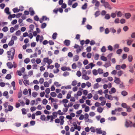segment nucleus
<instances>
[{
    "label": "nucleus",
    "instance_id": "nucleus-40",
    "mask_svg": "<svg viewBox=\"0 0 135 135\" xmlns=\"http://www.w3.org/2000/svg\"><path fill=\"white\" fill-rule=\"evenodd\" d=\"M48 102V100L46 99H44L42 101V103L44 105H46Z\"/></svg>",
    "mask_w": 135,
    "mask_h": 135
},
{
    "label": "nucleus",
    "instance_id": "nucleus-44",
    "mask_svg": "<svg viewBox=\"0 0 135 135\" xmlns=\"http://www.w3.org/2000/svg\"><path fill=\"white\" fill-rule=\"evenodd\" d=\"M52 116H53L54 118H56L57 117L58 114L56 112H55L52 113Z\"/></svg>",
    "mask_w": 135,
    "mask_h": 135
},
{
    "label": "nucleus",
    "instance_id": "nucleus-38",
    "mask_svg": "<svg viewBox=\"0 0 135 135\" xmlns=\"http://www.w3.org/2000/svg\"><path fill=\"white\" fill-rule=\"evenodd\" d=\"M121 106L124 108H126L128 106L125 103H123L121 104Z\"/></svg>",
    "mask_w": 135,
    "mask_h": 135
},
{
    "label": "nucleus",
    "instance_id": "nucleus-52",
    "mask_svg": "<svg viewBox=\"0 0 135 135\" xmlns=\"http://www.w3.org/2000/svg\"><path fill=\"white\" fill-rule=\"evenodd\" d=\"M82 94V92L81 91L79 90L77 91L76 95L77 96H80Z\"/></svg>",
    "mask_w": 135,
    "mask_h": 135
},
{
    "label": "nucleus",
    "instance_id": "nucleus-4",
    "mask_svg": "<svg viewBox=\"0 0 135 135\" xmlns=\"http://www.w3.org/2000/svg\"><path fill=\"white\" fill-rule=\"evenodd\" d=\"M83 73L84 74L83 75L82 78L86 80H88L89 79V77L86 75V72L85 70H84L83 71Z\"/></svg>",
    "mask_w": 135,
    "mask_h": 135
},
{
    "label": "nucleus",
    "instance_id": "nucleus-25",
    "mask_svg": "<svg viewBox=\"0 0 135 135\" xmlns=\"http://www.w3.org/2000/svg\"><path fill=\"white\" fill-rule=\"evenodd\" d=\"M16 15L14 14L12 15H10L8 16V18L9 19L11 20L12 18H15L16 17Z\"/></svg>",
    "mask_w": 135,
    "mask_h": 135
},
{
    "label": "nucleus",
    "instance_id": "nucleus-22",
    "mask_svg": "<svg viewBox=\"0 0 135 135\" xmlns=\"http://www.w3.org/2000/svg\"><path fill=\"white\" fill-rule=\"evenodd\" d=\"M54 84L56 87H59L61 86V84L59 82L57 81H55L54 83Z\"/></svg>",
    "mask_w": 135,
    "mask_h": 135
},
{
    "label": "nucleus",
    "instance_id": "nucleus-59",
    "mask_svg": "<svg viewBox=\"0 0 135 135\" xmlns=\"http://www.w3.org/2000/svg\"><path fill=\"white\" fill-rule=\"evenodd\" d=\"M83 94L85 96H86L87 95L88 91L86 90H85L83 91Z\"/></svg>",
    "mask_w": 135,
    "mask_h": 135
},
{
    "label": "nucleus",
    "instance_id": "nucleus-56",
    "mask_svg": "<svg viewBox=\"0 0 135 135\" xmlns=\"http://www.w3.org/2000/svg\"><path fill=\"white\" fill-rule=\"evenodd\" d=\"M44 86L45 87H48L49 86V83L47 81L44 82Z\"/></svg>",
    "mask_w": 135,
    "mask_h": 135
},
{
    "label": "nucleus",
    "instance_id": "nucleus-28",
    "mask_svg": "<svg viewBox=\"0 0 135 135\" xmlns=\"http://www.w3.org/2000/svg\"><path fill=\"white\" fill-rule=\"evenodd\" d=\"M97 133L99 134L102 133V131L101 128L96 129V131Z\"/></svg>",
    "mask_w": 135,
    "mask_h": 135
},
{
    "label": "nucleus",
    "instance_id": "nucleus-21",
    "mask_svg": "<svg viewBox=\"0 0 135 135\" xmlns=\"http://www.w3.org/2000/svg\"><path fill=\"white\" fill-rule=\"evenodd\" d=\"M8 68L10 69H12L13 67V65L11 62H8L7 63Z\"/></svg>",
    "mask_w": 135,
    "mask_h": 135
},
{
    "label": "nucleus",
    "instance_id": "nucleus-27",
    "mask_svg": "<svg viewBox=\"0 0 135 135\" xmlns=\"http://www.w3.org/2000/svg\"><path fill=\"white\" fill-rule=\"evenodd\" d=\"M125 16L126 18L128 19L131 16V15L130 13H127L125 14Z\"/></svg>",
    "mask_w": 135,
    "mask_h": 135
},
{
    "label": "nucleus",
    "instance_id": "nucleus-32",
    "mask_svg": "<svg viewBox=\"0 0 135 135\" xmlns=\"http://www.w3.org/2000/svg\"><path fill=\"white\" fill-rule=\"evenodd\" d=\"M117 118L115 117H112L108 118V120L110 121H114L116 120Z\"/></svg>",
    "mask_w": 135,
    "mask_h": 135
},
{
    "label": "nucleus",
    "instance_id": "nucleus-2",
    "mask_svg": "<svg viewBox=\"0 0 135 135\" xmlns=\"http://www.w3.org/2000/svg\"><path fill=\"white\" fill-rule=\"evenodd\" d=\"M11 49L13 50V51L12 50H10L8 51L7 52V57L8 58L9 60H12L14 58V55L15 54V50L14 48H11Z\"/></svg>",
    "mask_w": 135,
    "mask_h": 135
},
{
    "label": "nucleus",
    "instance_id": "nucleus-5",
    "mask_svg": "<svg viewBox=\"0 0 135 135\" xmlns=\"http://www.w3.org/2000/svg\"><path fill=\"white\" fill-rule=\"evenodd\" d=\"M95 66V64L92 62H91L88 64L85 67V69H92Z\"/></svg>",
    "mask_w": 135,
    "mask_h": 135
},
{
    "label": "nucleus",
    "instance_id": "nucleus-1",
    "mask_svg": "<svg viewBox=\"0 0 135 135\" xmlns=\"http://www.w3.org/2000/svg\"><path fill=\"white\" fill-rule=\"evenodd\" d=\"M72 126L70 128V131L71 132L75 131V130H77L78 131H80L81 129V127L78 126L77 124L79 125L80 124V122H79L78 120L76 122L74 121L71 123Z\"/></svg>",
    "mask_w": 135,
    "mask_h": 135
},
{
    "label": "nucleus",
    "instance_id": "nucleus-49",
    "mask_svg": "<svg viewBox=\"0 0 135 135\" xmlns=\"http://www.w3.org/2000/svg\"><path fill=\"white\" fill-rule=\"evenodd\" d=\"M100 59L104 61H106L107 60V58L106 57L103 56L100 57Z\"/></svg>",
    "mask_w": 135,
    "mask_h": 135
},
{
    "label": "nucleus",
    "instance_id": "nucleus-24",
    "mask_svg": "<svg viewBox=\"0 0 135 135\" xmlns=\"http://www.w3.org/2000/svg\"><path fill=\"white\" fill-rule=\"evenodd\" d=\"M56 112L58 115H61V116L62 115L65 114L64 113L61 111L60 110H59L58 111Z\"/></svg>",
    "mask_w": 135,
    "mask_h": 135
},
{
    "label": "nucleus",
    "instance_id": "nucleus-11",
    "mask_svg": "<svg viewBox=\"0 0 135 135\" xmlns=\"http://www.w3.org/2000/svg\"><path fill=\"white\" fill-rule=\"evenodd\" d=\"M71 88V85H69L66 86H62L61 87L62 89H70Z\"/></svg>",
    "mask_w": 135,
    "mask_h": 135
},
{
    "label": "nucleus",
    "instance_id": "nucleus-54",
    "mask_svg": "<svg viewBox=\"0 0 135 135\" xmlns=\"http://www.w3.org/2000/svg\"><path fill=\"white\" fill-rule=\"evenodd\" d=\"M89 115L90 116L93 117L95 116V113L94 112H91L89 113Z\"/></svg>",
    "mask_w": 135,
    "mask_h": 135
},
{
    "label": "nucleus",
    "instance_id": "nucleus-19",
    "mask_svg": "<svg viewBox=\"0 0 135 135\" xmlns=\"http://www.w3.org/2000/svg\"><path fill=\"white\" fill-rule=\"evenodd\" d=\"M115 13H116V15L118 17H120L123 15L122 12L120 11H117L115 12Z\"/></svg>",
    "mask_w": 135,
    "mask_h": 135
},
{
    "label": "nucleus",
    "instance_id": "nucleus-57",
    "mask_svg": "<svg viewBox=\"0 0 135 135\" xmlns=\"http://www.w3.org/2000/svg\"><path fill=\"white\" fill-rule=\"evenodd\" d=\"M23 83L26 85L29 84V81L28 80H24Z\"/></svg>",
    "mask_w": 135,
    "mask_h": 135
},
{
    "label": "nucleus",
    "instance_id": "nucleus-53",
    "mask_svg": "<svg viewBox=\"0 0 135 135\" xmlns=\"http://www.w3.org/2000/svg\"><path fill=\"white\" fill-rule=\"evenodd\" d=\"M49 75V73L47 71L45 72L43 74V76L45 78H47Z\"/></svg>",
    "mask_w": 135,
    "mask_h": 135
},
{
    "label": "nucleus",
    "instance_id": "nucleus-45",
    "mask_svg": "<svg viewBox=\"0 0 135 135\" xmlns=\"http://www.w3.org/2000/svg\"><path fill=\"white\" fill-rule=\"evenodd\" d=\"M8 110L9 111L11 112L13 109V107L11 105H8Z\"/></svg>",
    "mask_w": 135,
    "mask_h": 135
},
{
    "label": "nucleus",
    "instance_id": "nucleus-7",
    "mask_svg": "<svg viewBox=\"0 0 135 135\" xmlns=\"http://www.w3.org/2000/svg\"><path fill=\"white\" fill-rule=\"evenodd\" d=\"M89 115L88 113H86L84 114V120L86 122H89L90 121V119L89 118Z\"/></svg>",
    "mask_w": 135,
    "mask_h": 135
},
{
    "label": "nucleus",
    "instance_id": "nucleus-10",
    "mask_svg": "<svg viewBox=\"0 0 135 135\" xmlns=\"http://www.w3.org/2000/svg\"><path fill=\"white\" fill-rule=\"evenodd\" d=\"M92 3L93 4H95V6L97 7H99L100 5V2L98 1V0H93Z\"/></svg>",
    "mask_w": 135,
    "mask_h": 135
},
{
    "label": "nucleus",
    "instance_id": "nucleus-3",
    "mask_svg": "<svg viewBox=\"0 0 135 135\" xmlns=\"http://www.w3.org/2000/svg\"><path fill=\"white\" fill-rule=\"evenodd\" d=\"M43 61L45 63H47L48 65H50L53 62L52 60L48 57L45 58L43 59Z\"/></svg>",
    "mask_w": 135,
    "mask_h": 135
},
{
    "label": "nucleus",
    "instance_id": "nucleus-37",
    "mask_svg": "<svg viewBox=\"0 0 135 135\" xmlns=\"http://www.w3.org/2000/svg\"><path fill=\"white\" fill-rule=\"evenodd\" d=\"M30 61V60L28 58H27L24 60V62L26 64H28Z\"/></svg>",
    "mask_w": 135,
    "mask_h": 135
},
{
    "label": "nucleus",
    "instance_id": "nucleus-29",
    "mask_svg": "<svg viewBox=\"0 0 135 135\" xmlns=\"http://www.w3.org/2000/svg\"><path fill=\"white\" fill-rule=\"evenodd\" d=\"M14 44V41L12 40H11L9 42L8 45L9 46H11L13 45Z\"/></svg>",
    "mask_w": 135,
    "mask_h": 135
},
{
    "label": "nucleus",
    "instance_id": "nucleus-58",
    "mask_svg": "<svg viewBox=\"0 0 135 135\" xmlns=\"http://www.w3.org/2000/svg\"><path fill=\"white\" fill-rule=\"evenodd\" d=\"M34 88L35 90L37 91L39 89L40 87L38 85H36L34 86Z\"/></svg>",
    "mask_w": 135,
    "mask_h": 135
},
{
    "label": "nucleus",
    "instance_id": "nucleus-51",
    "mask_svg": "<svg viewBox=\"0 0 135 135\" xmlns=\"http://www.w3.org/2000/svg\"><path fill=\"white\" fill-rule=\"evenodd\" d=\"M133 41V40H127V45H131Z\"/></svg>",
    "mask_w": 135,
    "mask_h": 135
},
{
    "label": "nucleus",
    "instance_id": "nucleus-15",
    "mask_svg": "<svg viewBox=\"0 0 135 135\" xmlns=\"http://www.w3.org/2000/svg\"><path fill=\"white\" fill-rule=\"evenodd\" d=\"M132 122L131 121H126L125 126L127 127H132Z\"/></svg>",
    "mask_w": 135,
    "mask_h": 135
},
{
    "label": "nucleus",
    "instance_id": "nucleus-46",
    "mask_svg": "<svg viewBox=\"0 0 135 135\" xmlns=\"http://www.w3.org/2000/svg\"><path fill=\"white\" fill-rule=\"evenodd\" d=\"M69 101L68 100V99L66 98L63 99L62 101V102L63 104L67 103Z\"/></svg>",
    "mask_w": 135,
    "mask_h": 135
},
{
    "label": "nucleus",
    "instance_id": "nucleus-50",
    "mask_svg": "<svg viewBox=\"0 0 135 135\" xmlns=\"http://www.w3.org/2000/svg\"><path fill=\"white\" fill-rule=\"evenodd\" d=\"M44 113L46 114L49 115L50 114V112L47 109H45L44 111Z\"/></svg>",
    "mask_w": 135,
    "mask_h": 135
},
{
    "label": "nucleus",
    "instance_id": "nucleus-61",
    "mask_svg": "<svg viewBox=\"0 0 135 135\" xmlns=\"http://www.w3.org/2000/svg\"><path fill=\"white\" fill-rule=\"evenodd\" d=\"M121 93L122 95L124 96H126L128 94L127 92L125 91H122Z\"/></svg>",
    "mask_w": 135,
    "mask_h": 135
},
{
    "label": "nucleus",
    "instance_id": "nucleus-34",
    "mask_svg": "<svg viewBox=\"0 0 135 135\" xmlns=\"http://www.w3.org/2000/svg\"><path fill=\"white\" fill-rule=\"evenodd\" d=\"M123 74V71L122 70H119L117 72V75L118 76H121Z\"/></svg>",
    "mask_w": 135,
    "mask_h": 135
},
{
    "label": "nucleus",
    "instance_id": "nucleus-33",
    "mask_svg": "<svg viewBox=\"0 0 135 135\" xmlns=\"http://www.w3.org/2000/svg\"><path fill=\"white\" fill-rule=\"evenodd\" d=\"M79 58L78 56L77 55H75L73 58V60L74 61H77L78 60Z\"/></svg>",
    "mask_w": 135,
    "mask_h": 135
},
{
    "label": "nucleus",
    "instance_id": "nucleus-18",
    "mask_svg": "<svg viewBox=\"0 0 135 135\" xmlns=\"http://www.w3.org/2000/svg\"><path fill=\"white\" fill-rule=\"evenodd\" d=\"M116 92V90L114 88H112L109 91V93L110 94H112Z\"/></svg>",
    "mask_w": 135,
    "mask_h": 135
},
{
    "label": "nucleus",
    "instance_id": "nucleus-12",
    "mask_svg": "<svg viewBox=\"0 0 135 135\" xmlns=\"http://www.w3.org/2000/svg\"><path fill=\"white\" fill-rule=\"evenodd\" d=\"M104 6L106 8H107L109 9H111L112 8V7L110 5L108 2H107L104 5Z\"/></svg>",
    "mask_w": 135,
    "mask_h": 135
},
{
    "label": "nucleus",
    "instance_id": "nucleus-47",
    "mask_svg": "<svg viewBox=\"0 0 135 135\" xmlns=\"http://www.w3.org/2000/svg\"><path fill=\"white\" fill-rule=\"evenodd\" d=\"M12 77V76L10 74H7L5 77V78L7 79H10Z\"/></svg>",
    "mask_w": 135,
    "mask_h": 135
},
{
    "label": "nucleus",
    "instance_id": "nucleus-26",
    "mask_svg": "<svg viewBox=\"0 0 135 135\" xmlns=\"http://www.w3.org/2000/svg\"><path fill=\"white\" fill-rule=\"evenodd\" d=\"M103 110V109L101 107H99L97 109V112L100 113H102Z\"/></svg>",
    "mask_w": 135,
    "mask_h": 135
},
{
    "label": "nucleus",
    "instance_id": "nucleus-42",
    "mask_svg": "<svg viewBox=\"0 0 135 135\" xmlns=\"http://www.w3.org/2000/svg\"><path fill=\"white\" fill-rule=\"evenodd\" d=\"M57 35V34L55 32L54 33L52 36V39L54 40L56 38Z\"/></svg>",
    "mask_w": 135,
    "mask_h": 135
},
{
    "label": "nucleus",
    "instance_id": "nucleus-8",
    "mask_svg": "<svg viewBox=\"0 0 135 135\" xmlns=\"http://www.w3.org/2000/svg\"><path fill=\"white\" fill-rule=\"evenodd\" d=\"M105 97L106 99L110 100H112L113 98V97L110 94H108L105 95Z\"/></svg>",
    "mask_w": 135,
    "mask_h": 135
},
{
    "label": "nucleus",
    "instance_id": "nucleus-60",
    "mask_svg": "<svg viewBox=\"0 0 135 135\" xmlns=\"http://www.w3.org/2000/svg\"><path fill=\"white\" fill-rule=\"evenodd\" d=\"M128 59L129 61H132L133 59L132 56L131 55H129L128 57Z\"/></svg>",
    "mask_w": 135,
    "mask_h": 135
},
{
    "label": "nucleus",
    "instance_id": "nucleus-9",
    "mask_svg": "<svg viewBox=\"0 0 135 135\" xmlns=\"http://www.w3.org/2000/svg\"><path fill=\"white\" fill-rule=\"evenodd\" d=\"M65 117L64 116L62 115L60 116L59 117V119L60 120V124L61 125H63L64 122V119Z\"/></svg>",
    "mask_w": 135,
    "mask_h": 135
},
{
    "label": "nucleus",
    "instance_id": "nucleus-6",
    "mask_svg": "<svg viewBox=\"0 0 135 135\" xmlns=\"http://www.w3.org/2000/svg\"><path fill=\"white\" fill-rule=\"evenodd\" d=\"M77 85L78 87L80 86L81 83L80 82L77 83V81L76 80H74L71 83V85L73 86H75Z\"/></svg>",
    "mask_w": 135,
    "mask_h": 135
},
{
    "label": "nucleus",
    "instance_id": "nucleus-55",
    "mask_svg": "<svg viewBox=\"0 0 135 135\" xmlns=\"http://www.w3.org/2000/svg\"><path fill=\"white\" fill-rule=\"evenodd\" d=\"M20 9H18L17 8H15L13 9V11L14 13L18 12H19Z\"/></svg>",
    "mask_w": 135,
    "mask_h": 135
},
{
    "label": "nucleus",
    "instance_id": "nucleus-63",
    "mask_svg": "<svg viewBox=\"0 0 135 135\" xmlns=\"http://www.w3.org/2000/svg\"><path fill=\"white\" fill-rule=\"evenodd\" d=\"M89 63V61L87 59L84 60L83 61V64L84 65H86L88 64Z\"/></svg>",
    "mask_w": 135,
    "mask_h": 135
},
{
    "label": "nucleus",
    "instance_id": "nucleus-17",
    "mask_svg": "<svg viewBox=\"0 0 135 135\" xmlns=\"http://www.w3.org/2000/svg\"><path fill=\"white\" fill-rule=\"evenodd\" d=\"M72 93V91H69L68 92V93L67 94L66 96V98L68 99H70L71 97V94Z\"/></svg>",
    "mask_w": 135,
    "mask_h": 135
},
{
    "label": "nucleus",
    "instance_id": "nucleus-39",
    "mask_svg": "<svg viewBox=\"0 0 135 135\" xmlns=\"http://www.w3.org/2000/svg\"><path fill=\"white\" fill-rule=\"evenodd\" d=\"M92 73L94 75H97L98 74V71L96 69L93 70L92 71Z\"/></svg>",
    "mask_w": 135,
    "mask_h": 135
},
{
    "label": "nucleus",
    "instance_id": "nucleus-64",
    "mask_svg": "<svg viewBox=\"0 0 135 135\" xmlns=\"http://www.w3.org/2000/svg\"><path fill=\"white\" fill-rule=\"evenodd\" d=\"M90 110L89 107L88 106H87L84 109V111L85 112H88Z\"/></svg>",
    "mask_w": 135,
    "mask_h": 135
},
{
    "label": "nucleus",
    "instance_id": "nucleus-48",
    "mask_svg": "<svg viewBox=\"0 0 135 135\" xmlns=\"http://www.w3.org/2000/svg\"><path fill=\"white\" fill-rule=\"evenodd\" d=\"M9 9L8 7L6 8L4 10V11L7 14H9L10 13L9 12Z\"/></svg>",
    "mask_w": 135,
    "mask_h": 135
},
{
    "label": "nucleus",
    "instance_id": "nucleus-43",
    "mask_svg": "<svg viewBox=\"0 0 135 135\" xmlns=\"http://www.w3.org/2000/svg\"><path fill=\"white\" fill-rule=\"evenodd\" d=\"M126 109L127 110V111L128 112H130L132 111V108L129 106H128Z\"/></svg>",
    "mask_w": 135,
    "mask_h": 135
},
{
    "label": "nucleus",
    "instance_id": "nucleus-36",
    "mask_svg": "<svg viewBox=\"0 0 135 135\" xmlns=\"http://www.w3.org/2000/svg\"><path fill=\"white\" fill-rule=\"evenodd\" d=\"M91 131L93 133H95L96 131V129L94 127H91L90 128Z\"/></svg>",
    "mask_w": 135,
    "mask_h": 135
},
{
    "label": "nucleus",
    "instance_id": "nucleus-16",
    "mask_svg": "<svg viewBox=\"0 0 135 135\" xmlns=\"http://www.w3.org/2000/svg\"><path fill=\"white\" fill-rule=\"evenodd\" d=\"M70 43V40H65L64 42V44L66 46H69Z\"/></svg>",
    "mask_w": 135,
    "mask_h": 135
},
{
    "label": "nucleus",
    "instance_id": "nucleus-35",
    "mask_svg": "<svg viewBox=\"0 0 135 135\" xmlns=\"http://www.w3.org/2000/svg\"><path fill=\"white\" fill-rule=\"evenodd\" d=\"M85 103L88 105L91 106L92 105L91 101L89 100H86L85 101Z\"/></svg>",
    "mask_w": 135,
    "mask_h": 135
},
{
    "label": "nucleus",
    "instance_id": "nucleus-30",
    "mask_svg": "<svg viewBox=\"0 0 135 135\" xmlns=\"http://www.w3.org/2000/svg\"><path fill=\"white\" fill-rule=\"evenodd\" d=\"M98 74H101L103 73V70L101 68H99L98 70Z\"/></svg>",
    "mask_w": 135,
    "mask_h": 135
},
{
    "label": "nucleus",
    "instance_id": "nucleus-31",
    "mask_svg": "<svg viewBox=\"0 0 135 135\" xmlns=\"http://www.w3.org/2000/svg\"><path fill=\"white\" fill-rule=\"evenodd\" d=\"M50 95L52 97L54 98L56 96L57 94L55 92H53L50 93Z\"/></svg>",
    "mask_w": 135,
    "mask_h": 135
},
{
    "label": "nucleus",
    "instance_id": "nucleus-23",
    "mask_svg": "<svg viewBox=\"0 0 135 135\" xmlns=\"http://www.w3.org/2000/svg\"><path fill=\"white\" fill-rule=\"evenodd\" d=\"M40 119L42 121H47L46 117L44 115H41L40 117Z\"/></svg>",
    "mask_w": 135,
    "mask_h": 135
},
{
    "label": "nucleus",
    "instance_id": "nucleus-20",
    "mask_svg": "<svg viewBox=\"0 0 135 135\" xmlns=\"http://www.w3.org/2000/svg\"><path fill=\"white\" fill-rule=\"evenodd\" d=\"M120 81V79L119 78L115 77L114 82L117 84H119Z\"/></svg>",
    "mask_w": 135,
    "mask_h": 135
},
{
    "label": "nucleus",
    "instance_id": "nucleus-13",
    "mask_svg": "<svg viewBox=\"0 0 135 135\" xmlns=\"http://www.w3.org/2000/svg\"><path fill=\"white\" fill-rule=\"evenodd\" d=\"M100 87V85L98 83L94 84L93 85V88L94 89H97Z\"/></svg>",
    "mask_w": 135,
    "mask_h": 135
},
{
    "label": "nucleus",
    "instance_id": "nucleus-62",
    "mask_svg": "<svg viewBox=\"0 0 135 135\" xmlns=\"http://www.w3.org/2000/svg\"><path fill=\"white\" fill-rule=\"evenodd\" d=\"M79 104H75L73 105V107L75 109H77L79 108Z\"/></svg>",
    "mask_w": 135,
    "mask_h": 135
},
{
    "label": "nucleus",
    "instance_id": "nucleus-14",
    "mask_svg": "<svg viewBox=\"0 0 135 135\" xmlns=\"http://www.w3.org/2000/svg\"><path fill=\"white\" fill-rule=\"evenodd\" d=\"M61 69L63 71L66 70L70 71L71 69L69 67H66V66H63L61 68Z\"/></svg>",
    "mask_w": 135,
    "mask_h": 135
},
{
    "label": "nucleus",
    "instance_id": "nucleus-41",
    "mask_svg": "<svg viewBox=\"0 0 135 135\" xmlns=\"http://www.w3.org/2000/svg\"><path fill=\"white\" fill-rule=\"evenodd\" d=\"M87 3H85L81 7V8L83 9H86L87 7Z\"/></svg>",
    "mask_w": 135,
    "mask_h": 135
}]
</instances>
